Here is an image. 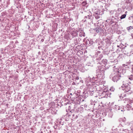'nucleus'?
I'll return each instance as SVG.
<instances>
[{
	"label": "nucleus",
	"instance_id": "2",
	"mask_svg": "<svg viewBox=\"0 0 133 133\" xmlns=\"http://www.w3.org/2000/svg\"><path fill=\"white\" fill-rule=\"evenodd\" d=\"M126 16V15L125 14H124L123 15L121 16L120 17L121 19H123L125 18V17Z\"/></svg>",
	"mask_w": 133,
	"mask_h": 133
},
{
	"label": "nucleus",
	"instance_id": "1",
	"mask_svg": "<svg viewBox=\"0 0 133 133\" xmlns=\"http://www.w3.org/2000/svg\"><path fill=\"white\" fill-rule=\"evenodd\" d=\"M122 87L123 88L125 87V88L123 89L124 90V92H126L130 90L131 88L130 86L128 85L126 86L124 85L123 84V85L122 86Z\"/></svg>",
	"mask_w": 133,
	"mask_h": 133
},
{
	"label": "nucleus",
	"instance_id": "6",
	"mask_svg": "<svg viewBox=\"0 0 133 133\" xmlns=\"http://www.w3.org/2000/svg\"><path fill=\"white\" fill-rule=\"evenodd\" d=\"M95 18L96 19H99L100 18V17L99 16H97V17H95Z\"/></svg>",
	"mask_w": 133,
	"mask_h": 133
},
{
	"label": "nucleus",
	"instance_id": "4",
	"mask_svg": "<svg viewBox=\"0 0 133 133\" xmlns=\"http://www.w3.org/2000/svg\"><path fill=\"white\" fill-rule=\"evenodd\" d=\"M133 29V28L132 27V26H129L128 27H127V29L128 30H131V29Z\"/></svg>",
	"mask_w": 133,
	"mask_h": 133
},
{
	"label": "nucleus",
	"instance_id": "8",
	"mask_svg": "<svg viewBox=\"0 0 133 133\" xmlns=\"http://www.w3.org/2000/svg\"><path fill=\"white\" fill-rule=\"evenodd\" d=\"M95 14L97 15H99V14L98 12L96 13Z\"/></svg>",
	"mask_w": 133,
	"mask_h": 133
},
{
	"label": "nucleus",
	"instance_id": "5",
	"mask_svg": "<svg viewBox=\"0 0 133 133\" xmlns=\"http://www.w3.org/2000/svg\"><path fill=\"white\" fill-rule=\"evenodd\" d=\"M82 4H83V5H85L87 4V3L85 2H83L82 3Z\"/></svg>",
	"mask_w": 133,
	"mask_h": 133
},
{
	"label": "nucleus",
	"instance_id": "3",
	"mask_svg": "<svg viewBox=\"0 0 133 133\" xmlns=\"http://www.w3.org/2000/svg\"><path fill=\"white\" fill-rule=\"evenodd\" d=\"M129 79L130 80H133V75H131L129 77Z\"/></svg>",
	"mask_w": 133,
	"mask_h": 133
},
{
	"label": "nucleus",
	"instance_id": "7",
	"mask_svg": "<svg viewBox=\"0 0 133 133\" xmlns=\"http://www.w3.org/2000/svg\"><path fill=\"white\" fill-rule=\"evenodd\" d=\"M41 41L42 42H43L44 41V39H41Z\"/></svg>",
	"mask_w": 133,
	"mask_h": 133
}]
</instances>
